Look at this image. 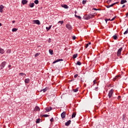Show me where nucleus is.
I'll return each instance as SVG.
<instances>
[{
    "mask_svg": "<svg viewBox=\"0 0 128 128\" xmlns=\"http://www.w3.org/2000/svg\"><path fill=\"white\" fill-rule=\"evenodd\" d=\"M114 94V90L112 89L110 90L109 91L108 96L109 98H110L112 96V94Z\"/></svg>",
    "mask_w": 128,
    "mask_h": 128,
    "instance_id": "f257e3e1",
    "label": "nucleus"
},
{
    "mask_svg": "<svg viewBox=\"0 0 128 128\" xmlns=\"http://www.w3.org/2000/svg\"><path fill=\"white\" fill-rule=\"evenodd\" d=\"M122 48H120L118 50V51L117 52V56H120V54L122 52Z\"/></svg>",
    "mask_w": 128,
    "mask_h": 128,
    "instance_id": "f03ea898",
    "label": "nucleus"
},
{
    "mask_svg": "<svg viewBox=\"0 0 128 128\" xmlns=\"http://www.w3.org/2000/svg\"><path fill=\"white\" fill-rule=\"evenodd\" d=\"M6 62H4L0 64L1 70H2L4 66H6Z\"/></svg>",
    "mask_w": 128,
    "mask_h": 128,
    "instance_id": "7ed1b4c3",
    "label": "nucleus"
},
{
    "mask_svg": "<svg viewBox=\"0 0 128 128\" xmlns=\"http://www.w3.org/2000/svg\"><path fill=\"white\" fill-rule=\"evenodd\" d=\"M66 28H68L69 30H72V26H70V24H66Z\"/></svg>",
    "mask_w": 128,
    "mask_h": 128,
    "instance_id": "20e7f679",
    "label": "nucleus"
},
{
    "mask_svg": "<svg viewBox=\"0 0 128 128\" xmlns=\"http://www.w3.org/2000/svg\"><path fill=\"white\" fill-rule=\"evenodd\" d=\"M46 112H50V110H52V107H47L45 108Z\"/></svg>",
    "mask_w": 128,
    "mask_h": 128,
    "instance_id": "39448f33",
    "label": "nucleus"
},
{
    "mask_svg": "<svg viewBox=\"0 0 128 128\" xmlns=\"http://www.w3.org/2000/svg\"><path fill=\"white\" fill-rule=\"evenodd\" d=\"M66 112H64L62 113L61 114V118H66Z\"/></svg>",
    "mask_w": 128,
    "mask_h": 128,
    "instance_id": "423d86ee",
    "label": "nucleus"
},
{
    "mask_svg": "<svg viewBox=\"0 0 128 128\" xmlns=\"http://www.w3.org/2000/svg\"><path fill=\"white\" fill-rule=\"evenodd\" d=\"M71 122H72V121L70 120H68L67 122L65 123V126H68L70 124Z\"/></svg>",
    "mask_w": 128,
    "mask_h": 128,
    "instance_id": "0eeeda50",
    "label": "nucleus"
},
{
    "mask_svg": "<svg viewBox=\"0 0 128 128\" xmlns=\"http://www.w3.org/2000/svg\"><path fill=\"white\" fill-rule=\"evenodd\" d=\"M4 6L2 5L0 6V12H4Z\"/></svg>",
    "mask_w": 128,
    "mask_h": 128,
    "instance_id": "6e6552de",
    "label": "nucleus"
},
{
    "mask_svg": "<svg viewBox=\"0 0 128 128\" xmlns=\"http://www.w3.org/2000/svg\"><path fill=\"white\" fill-rule=\"evenodd\" d=\"M84 20H90L91 18H90V16H88V14H86L84 16Z\"/></svg>",
    "mask_w": 128,
    "mask_h": 128,
    "instance_id": "1a4fd4ad",
    "label": "nucleus"
},
{
    "mask_svg": "<svg viewBox=\"0 0 128 128\" xmlns=\"http://www.w3.org/2000/svg\"><path fill=\"white\" fill-rule=\"evenodd\" d=\"M34 24H40V22L39 20H34Z\"/></svg>",
    "mask_w": 128,
    "mask_h": 128,
    "instance_id": "9d476101",
    "label": "nucleus"
},
{
    "mask_svg": "<svg viewBox=\"0 0 128 128\" xmlns=\"http://www.w3.org/2000/svg\"><path fill=\"white\" fill-rule=\"evenodd\" d=\"M62 60H64L62 59H58L54 61L53 62V64H56V62H62Z\"/></svg>",
    "mask_w": 128,
    "mask_h": 128,
    "instance_id": "9b49d317",
    "label": "nucleus"
},
{
    "mask_svg": "<svg viewBox=\"0 0 128 128\" xmlns=\"http://www.w3.org/2000/svg\"><path fill=\"white\" fill-rule=\"evenodd\" d=\"M126 2H128V1H126V0H121L120 4H126Z\"/></svg>",
    "mask_w": 128,
    "mask_h": 128,
    "instance_id": "f8f14e48",
    "label": "nucleus"
},
{
    "mask_svg": "<svg viewBox=\"0 0 128 128\" xmlns=\"http://www.w3.org/2000/svg\"><path fill=\"white\" fill-rule=\"evenodd\" d=\"M22 4H28V0H22Z\"/></svg>",
    "mask_w": 128,
    "mask_h": 128,
    "instance_id": "ddd939ff",
    "label": "nucleus"
},
{
    "mask_svg": "<svg viewBox=\"0 0 128 128\" xmlns=\"http://www.w3.org/2000/svg\"><path fill=\"white\" fill-rule=\"evenodd\" d=\"M29 6H30V8H34V2L30 3L29 4Z\"/></svg>",
    "mask_w": 128,
    "mask_h": 128,
    "instance_id": "4468645a",
    "label": "nucleus"
},
{
    "mask_svg": "<svg viewBox=\"0 0 128 128\" xmlns=\"http://www.w3.org/2000/svg\"><path fill=\"white\" fill-rule=\"evenodd\" d=\"M34 110H36V111L38 110V111H40V107H38V106H36L35 107Z\"/></svg>",
    "mask_w": 128,
    "mask_h": 128,
    "instance_id": "2eb2a0df",
    "label": "nucleus"
},
{
    "mask_svg": "<svg viewBox=\"0 0 128 128\" xmlns=\"http://www.w3.org/2000/svg\"><path fill=\"white\" fill-rule=\"evenodd\" d=\"M76 112H74L72 116V118H76Z\"/></svg>",
    "mask_w": 128,
    "mask_h": 128,
    "instance_id": "dca6fc26",
    "label": "nucleus"
},
{
    "mask_svg": "<svg viewBox=\"0 0 128 128\" xmlns=\"http://www.w3.org/2000/svg\"><path fill=\"white\" fill-rule=\"evenodd\" d=\"M25 84H28L30 82V78H26L24 80Z\"/></svg>",
    "mask_w": 128,
    "mask_h": 128,
    "instance_id": "f3484780",
    "label": "nucleus"
},
{
    "mask_svg": "<svg viewBox=\"0 0 128 128\" xmlns=\"http://www.w3.org/2000/svg\"><path fill=\"white\" fill-rule=\"evenodd\" d=\"M120 78V76H116L114 78V80H118V78Z\"/></svg>",
    "mask_w": 128,
    "mask_h": 128,
    "instance_id": "a211bd4d",
    "label": "nucleus"
},
{
    "mask_svg": "<svg viewBox=\"0 0 128 128\" xmlns=\"http://www.w3.org/2000/svg\"><path fill=\"white\" fill-rule=\"evenodd\" d=\"M74 16H75V18H78V20H80V18H82V17H80V16L75 14Z\"/></svg>",
    "mask_w": 128,
    "mask_h": 128,
    "instance_id": "6ab92c4d",
    "label": "nucleus"
},
{
    "mask_svg": "<svg viewBox=\"0 0 128 128\" xmlns=\"http://www.w3.org/2000/svg\"><path fill=\"white\" fill-rule=\"evenodd\" d=\"M46 90H47L46 88H45L44 89L41 90L40 92H42L43 91V92H46Z\"/></svg>",
    "mask_w": 128,
    "mask_h": 128,
    "instance_id": "aec40b11",
    "label": "nucleus"
},
{
    "mask_svg": "<svg viewBox=\"0 0 128 128\" xmlns=\"http://www.w3.org/2000/svg\"><path fill=\"white\" fill-rule=\"evenodd\" d=\"M73 92H78V88H76V89H74L73 90Z\"/></svg>",
    "mask_w": 128,
    "mask_h": 128,
    "instance_id": "412c9836",
    "label": "nucleus"
},
{
    "mask_svg": "<svg viewBox=\"0 0 128 128\" xmlns=\"http://www.w3.org/2000/svg\"><path fill=\"white\" fill-rule=\"evenodd\" d=\"M62 6L64 8H68V6L66 4H64Z\"/></svg>",
    "mask_w": 128,
    "mask_h": 128,
    "instance_id": "4be33fe9",
    "label": "nucleus"
},
{
    "mask_svg": "<svg viewBox=\"0 0 128 128\" xmlns=\"http://www.w3.org/2000/svg\"><path fill=\"white\" fill-rule=\"evenodd\" d=\"M88 16L90 17V18H92V17L94 16V14H88Z\"/></svg>",
    "mask_w": 128,
    "mask_h": 128,
    "instance_id": "5701e85b",
    "label": "nucleus"
},
{
    "mask_svg": "<svg viewBox=\"0 0 128 128\" xmlns=\"http://www.w3.org/2000/svg\"><path fill=\"white\" fill-rule=\"evenodd\" d=\"M4 50L0 48V54H4Z\"/></svg>",
    "mask_w": 128,
    "mask_h": 128,
    "instance_id": "b1692460",
    "label": "nucleus"
},
{
    "mask_svg": "<svg viewBox=\"0 0 128 128\" xmlns=\"http://www.w3.org/2000/svg\"><path fill=\"white\" fill-rule=\"evenodd\" d=\"M49 52H50V54H54V51L52 50H49Z\"/></svg>",
    "mask_w": 128,
    "mask_h": 128,
    "instance_id": "393cba45",
    "label": "nucleus"
},
{
    "mask_svg": "<svg viewBox=\"0 0 128 128\" xmlns=\"http://www.w3.org/2000/svg\"><path fill=\"white\" fill-rule=\"evenodd\" d=\"M78 57V54H74L73 55V58L74 59V58H76Z\"/></svg>",
    "mask_w": 128,
    "mask_h": 128,
    "instance_id": "a878e982",
    "label": "nucleus"
},
{
    "mask_svg": "<svg viewBox=\"0 0 128 128\" xmlns=\"http://www.w3.org/2000/svg\"><path fill=\"white\" fill-rule=\"evenodd\" d=\"M76 64H78V66H82V62H80V61H78Z\"/></svg>",
    "mask_w": 128,
    "mask_h": 128,
    "instance_id": "bb28decb",
    "label": "nucleus"
},
{
    "mask_svg": "<svg viewBox=\"0 0 128 128\" xmlns=\"http://www.w3.org/2000/svg\"><path fill=\"white\" fill-rule=\"evenodd\" d=\"M40 119L38 118L36 120V124H40Z\"/></svg>",
    "mask_w": 128,
    "mask_h": 128,
    "instance_id": "cd10ccee",
    "label": "nucleus"
},
{
    "mask_svg": "<svg viewBox=\"0 0 128 128\" xmlns=\"http://www.w3.org/2000/svg\"><path fill=\"white\" fill-rule=\"evenodd\" d=\"M50 28H52V26H49L48 28L46 27V30H50Z\"/></svg>",
    "mask_w": 128,
    "mask_h": 128,
    "instance_id": "c85d7f7f",
    "label": "nucleus"
},
{
    "mask_svg": "<svg viewBox=\"0 0 128 128\" xmlns=\"http://www.w3.org/2000/svg\"><path fill=\"white\" fill-rule=\"evenodd\" d=\"M113 38H114V40H116V38H118V36H116V34L114 35L113 36Z\"/></svg>",
    "mask_w": 128,
    "mask_h": 128,
    "instance_id": "c756f323",
    "label": "nucleus"
},
{
    "mask_svg": "<svg viewBox=\"0 0 128 128\" xmlns=\"http://www.w3.org/2000/svg\"><path fill=\"white\" fill-rule=\"evenodd\" d=\"M82 4H86V0H83L82 2Z\"/></svg>",
    "mask_w": 128,
    "mask_h": 128,
    "instance_id": "7c9ffc66",
    "label": "nucleus"
},
{
    "mask_svg": "<svg viewBox=\"0 0 128 128\" xmlns=\"http://www.w3.org/2000/svg\"><path fill=\"white\" fill-rule=\"evenodd\" d=\"M118 4V2H115V3H113L111 5H110V8H112V6H114V4Z\"/></svg>",
    "mask_w": 128,
    "mask_h": 128,
    "instance_id": "2f4dec72",
    "label": "nucleus"
},
{
    "mask_svg": "<svg viewBox=\"0 0 128 128\" xmlns=\"http://www.w3.org/2000/svg\"><path fill=\"white\" fill-rule=\"evenodd\" d=\"M128 34V28L126 29V31H125L124 33V34Z\"/></svg>",
    "mask_w": 128,
    "mask_h": 128,
    "instance_id": "473e14b6",
    "label": "nucleus"
},
{
    "mask_svg": "<svg viewBox=\"0 0 128 128\" xmlns=\"http://www.w3.org/2000/svg\"><path fill=\"white\" fill-rule=\"evenodd\" d=\"M34 4H38V0H35L34 1Z\"/></svg>",
    "mask_w": 128,
    "mask_h": 128,
    "instance_id": "72a5a7b5",
    "label": "nucleus"
},
{
    "mask_svg": "<svg viewBox=\"0 0 128 128\" xmlns=\"http://www.w3.org/2000/svg\"><path fill=\"white\" fill-rule=\"evenodd\" d=\"M20 76H26V74L24 73L20 72Z\"/></svg>",
    "mask_w": 128,
    "mask_h": 128,
    "instance_id": "f704fd0d",
    "label": "nucleus"
},
{
    "mask_svg": "<svg viewBox=\"0 0 128 128\" xmlns=\"http://www.w3.org/2000/svg\"><path fill=\"white\" fill-rule=\"evenodd\" d=\"M18 30V28H14L12 29V32H16Z\"/></svg>",
    "mask_w": 128,
    "mask_h": 128,
    "instance_id": "c9c22d12",
    "label": "nucleus"
},
{
    "mask_svg": "<svg viewBox=\"0 0 128 128\" xmlns=\"http://www.w3.org/2000/svg\"><path fill=\"white\" fill-rule=\"evenodd\" d=\"M42 116H44V118H48V116H50V115L44 114Z\"/></svg>",
    "mask_w": 128,
    "mask_h": 128,
    "instance_id": "e433bc0d",
    "label": "nucleus"
},
{
    "mask_svg": "<svg viewBox=\"0 0 128 128\" xmlns=\"http://www.w3.org/2000/svg\"><path fill=\"white\" fill-rule=\"evenodd\" d=\"M58 24H64V21H59Z\"/></svg>",
    "mask_w": 128,
    "mask_h": 128,
    "instance_id": "4c0bfd02",
    "label": "nucleus"
},
{
    "mask_svg": "<svg viewBox=\"0 0 128 128\" xmlns=\"http://www.w3.org/2000/svg\"><path fill=\"white\" fill-rule=\"evenodd\" d=\"M93 83H94L93 86L94 84H96V80H94Z\"/></svg>",
    "mask_w": 128,
    "mask_h": 128,
    "instance_id": "58836bf2",
    "label": "nucleus"
},
{
    "mask_svg": "<svg viewBox=\"0 0 128 128\" xmlns=\"http://www.w3.org/2000/svg\"><path fill=\"white\" fill-rule=\"evenodd\" d=\"M92 10H100V9H98V8H93Z\"/></svg>",
    "mask_w": 128,
    "mask_h": 128,
    "instance_id": "ea45409f",
    "label": "nucleus"
},
{
    "mask_svg": "<svg viewBox=\"0 0 128 128\" xmlns=\"http://www.w3.org/2000/svg\"><path fill=\"white\" fill-rule=\"evenodd\" d=\"M78 76V74H75V75L74 76V78H76V77Z\"/></svg>",
    "mask_w": 128,
    "mask_h": 128,
    "instance_id": "a19ab883",
    "label": "nucleus"
},
{
    "mask_svg": "<svg viewBox=\"0 0 128 128\" xmlns=\"http://www.w3.org/2000/svg\"><path fill=\"white\" fill-rule=\"evenodd\" d=\"M116 16L113 18L111 20L110 22H112V20H114L116 19Z\"/></svg>",
    "mask_w": 128,
    "mask_h": 128,
    "instance_id": "79ce46f5",
    "label": "nucleus"
},
{
    "mask_svg": "<svg viewBox=\"0 0 128 128\" xmlns=\"http://www.w3.org/2000/svg\"><path fill=\"white\" fill-rule=\"evenodd\" d=\"M72 40H76V36H72Z\"/></svg>",
    "mask_w": 128,
    "mask_h": 128,
    "instance_id": "37998d69",
    "label": "nucleus"
},
{
    "mask_svg": "<svg viewBox=\"0 0 128 128\" xmlns=\"http://www.w3.org/2000/svg\"><path fill=\"white\" fill-rule=\"evenodd\" d=\"M108 18H106L105 19V22H106V24H108Z\"/></svg>",
    "mask_w": 128,
    "mask_h": 128,
    "instance_id": "c03bdc74",
    "label": "nucleus"
},
{
    "mask_svg": "<svg viewBox=\"0 0 128 128\" xmlns=\"http://www.w3.org/2000/svg\"><path fill=\"white\" fill-rule=\"evenodd\" d=\"M88 46L89 45L88 44H86V46H85L86 48H88Z\"/></svg>",
    "mask_w": 128,
    "mask_h": 128,
    "instance_id": "a18cd8bd",
    "label": "nucleus"
},
{
    "mask_svg": "<svg viewBox=\"0 0 128 128\" xmlns=\"http://www.w3.org/2000/svg\"><path fill=\"white\" fill-rule=\"evenodd\" d=\"M50 122H54V118H52L50 120Z\"/></svg>",
    "mask_w": 128,
    "mask_h": 128,
    "instance_id": "49530a36",
    "label": "nucleus"
},
{
    "mask_svg": "<svg viewBox=\"0 0 128 128\" xmlns=\"http://www.w3.org/2000/svg\"><path fill=\"white\" fill-rule=\"evenodd\" d=\"M38 55H39V54L38 53L36 54H35V58H36V57L38 56Z\"/></svg>",
    "mask_w": 128,
    "mask_h": 128,
    "instance_id": "de8ad7c7",
    "label": "nucleus"
},
{
    "mask_svg": "<svg viewBox=\"0 0 128 128\" xmlns=\"http://www.w3.org/2000/svg\"><path fill=\"white\" fill-rule=\"evenodd\" d=\"M106 8H110V5L106 6Z\"/></svg>",
    "mask_w": 128,
    "mask_h": 128,
    "instance_id": "09e8293b",
    "label": "nucleus"
},
{
    "mask_svg": "<svg viewBox=\"0 0 128 128\" xmlns=\"http://www.w3.org/2000/svg\"><path fill=\"white\" fill-rule=\"evenodd\" d=\"M98 87L96 86L95 88V90L98 91Z\"/></svg>",
    "mask_w": 128,
    "mask_h": 128,
    "instance_id": "8fccbe9b",
    "label": "nucleus"
},
{
    "mask_svg": "<svg viewBox=\"0 0 128 128\" xmlns=\"http://www.w3.org/2000/svg\"><path fill=\"white\" fill-rule=\"evenodd\" d=\"M112 2V0H108L107 1V2H108H108Z\"/></svg>",
    "mask_w": 128,
    "mask_h": 128,
    "instance_id": "3c124183",
    "label": "nucleus"
},
{
    "mask_svg": "<svg viewBox=\"0 0 128 128\" xmlns=\"http://www.w3.org/2000/svg\"><path fill=\"white\" fill-rule=\"evenodd\" d=\"M11 67H12V65L9 64V65L8 66V68H11Z\"/></svg>",
    "mask_w": 128,
    "mask_h": 128,
    "instance_id": "603ef678",
    "label": "nucleus"
},
{
    "mask_svg": "<svg viewBox=\"0 0 128 128\" xmlns=\"http://www.w3.org/2000/svg\"><path fill=\"white\" fill-rule=\"evenodd\" d=\"M120 96H118V100H120Z\"/></svg>",
    "mask_w": 128,
    "mask_h": 128,
    "instance_id": "864d4df0",
    "label": "nucleus"
},
{
    "mask_svg": "<svg viewBox=\"0 0 128 128\" xmlns=\"http://www.w3.org/2000/svg\"><path fill=\"white\" fill-rule=\"evenodd\" d=\"M124 6H126V5H124H124H123V6H122V8H124Z\"/></svg>",
    "mask_w": 128,
    "mask_h": 128,
    "instance_id": "5fc2aeb1",
    "label": "nucleus"
},
{
    "mask_svg": "<svg viewBox=\"0 0 128 128\" xmlns=\"http://www.w3.org/2000/svg\"><path fill=\"white\" fill-rule=\"evenodd\" d=\"M14 22H16V21H15V20H12V24H14Z\"/></svg>",
    "mask_w": 128,
    "mask_h": 128,
    "instance_id": "6e6d98bb",
    "label": "nucleus"
},
{
    "mask_svg": "<svg viewBox=\"0 0 128 128\" xmlns=\"http://www.w3.org/2000/svg\"><path fill=\"white\" fill-rule=\"evenodd\" d=\"M92 43L90 42H88V44H90Z\"/></svg>",
    "mask_w": 128,
    "mask_h": 128,
    "instance_id": "4d7b16f0",
    "label": "nucleus"
},
{
    "mask_svg": "<svg viewBox=\"0 0 128 128\" xmlns=\"http://www.w3.org/2000/svg\"><path fill=\"white\" fill-rule=\"evenodd\" d=\"M128 16V13H127V14H126V16Z\"/></svg>",
    "mask_w": 128,
    "mask_h": 128,
    "instance_id": "13d9d810",
    "label": "nucleus"
},
{
    "mask_svg": "<svg viewBox=\"0 0 128 128\" xmlns=\"http://www.w3.org/2000/svg\"><path fill=\"white\" fill-rule=\"evenodd\" d=\"M0 26H2V23L0 22Z\"/></svg>",
    "mask_w": 128,
    "mask_h": 128,
    "instance_id": "bf43d9fd",
    "label": "nucleus"
},
{
    "mask_svg": "<svg viewBox=\"0 0 128 128\" xmlns=\"http://www.w3.org/2000/svg\"><path fill=\"white\" fill-rule=\"evenodd\" d=\"M108 20H111L110 18H108Z\"/></svg>",
    "mask_w": 128,
    "mask_h": 128,
    "instance_id": "052dcab7",
    "label": "nucleus"
},
{
    "mask_svg": "<svg viewBox=\"0 0 128 128\" xmlns=\"http://www.w3.org/2000/svg\"><path fill=\"white\" fill-rule=\"evenodd\" d=\"M74 13H75V14H76V11H75V12H74Z\"/></svg>",
    "mask_w": 128,
    "mask_h": 128,
    "instance_id": "680f3d73",
    "label": "nucleus"
},
{
    "mask_svg": "<svg viewBox=\"0 0 128 128\" xmlns=\"http://www.w3.org/2000/svg\"><path fill=\"white\" fill-rule=\"evenodd\" d=\"M114 98H112V100H114Z\"/></svg>",
    "mask_w": 128,
    "mask_h": 128,
    "instance_id": "e2e57ef3",
    "label": "nucleus"
}]
</instances>
